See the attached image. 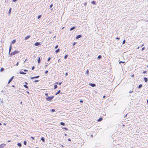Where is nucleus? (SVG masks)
<instances>
[{"instance_id":"obj_1","label":"nucleus","mask_w":148,"mask_h":148,"mask_svg":"<svg viewBox=\"0 0 148 148\" xmlns=\"http://www.w3.org/2000/svg\"><path fill=\"white\" fill-rule=\"evenodd\" d=\"M54 97V96L48 97L46 98V99L47 101H51L52 99Z\"/></svg>"},{"instance_id":"obj_2","label":"nucleus","mask_w":148,"mask_h":148,"mask_svg":"<svg viewBox=\"0 0 148 148\" xmlns=\"http://www.w3.org/2000/svg\"><path fill=\"white\" fill-rule=\"evenodd\" d=\"M19 51H15L13 52H12L10 53V55L12 56L18 53Z\"/></svg>"},{"instance_id":"obj_3","label":"nucleus","mask_w":148,"mask_h":148,"mask_svg":"<svg viewBox=\"0 0 148 148\" xmlns=\"http://www.w3.org/2000/svg\"><path fill=\"white\" fill-rule=\"evenodd\" d=\"M12 48V46H11V44L10 46V48H9V55H10V52L11 51Z\"/></svg>"},{"instance_id":"obj_4","label":"nucleus","mask_w":148,"mask_h":148,"mask_svg":"<svg viewBox=\"0 0 148 148\" xmlns=\"http://www.w3.org/2000/svg\"><path fill=\"white\" fill-rule=\"evenodd\" d=\"M89 84L90 86H91L92 87H95L96 86L95 84H92V83H90Z\"/></svg>"},{"instance_id":"obj_5","label":"nucleus","mask_w":148,"mask_h":148,"mask_svg":"<svg viewBox=\"0 0 148 148\" xmlns=\"http://www.w3.org/2000/svg\"><path fill=\"white\" fill-rule=\"evenodd\" d=\"M14 77V76H12V77L9 80L8 82V84H9L12 81V80L13 77Z\"/></svg>"},{"instance_id":"obj_6","label":"nucleus","mask_w":148,"mask_h":148,"mask_svg":"<svg viewBox=\"0 0 148 148\" xmlns=\"http://www.w3.org/2000/svg\"><path fill=\"white\" fill-rule=\"evenodd\" d=\"M39 77V76H37L35 77H30V79H33L37 78L38 77Z\"/></svg>"},{"instance_id":"obj_7","label":"nucleus","mask_w":148,"mask_h":148,"mask_svg":"<svg viewBox=\"0 0 148 148\" xmlns=\"http://www.w3.org/2000/svg\"><path fill=\"white\" fill-rule=\"evenodd\" d=\"M5 145L3 144H1L0 145V148H3Z\"/></svg>"},{"instance_id":"obj_8","label":"nucleus","mask_w":148,"mask_h":148,"mask_svg":"<svg viewBox=\"0 0 148 148\" xmlns=\"http://www.w3.org/2000/svg\"><path fill=\"white\" fill-rule=\"evenodd\" d=\"M81 37H82V35H78L76 37V39H77L79 38H80Z\"/></svg>"},{"instance_id":"obj_9","label":"nucleus","mask_w":148,"mask_h":148,"mask_svg":"<svg viewBox=\"0 0 148 148\" xmlns=\"http://www.w3.org/2000/svg\"><path fill=\"white\" fill-rule=\"evenodd\" d=\"M30 37V36L29 35H28L25 38V40H26L27 39H29Z\"/></svg>"},{"instance_id":"obj_10","label":"nucleus","mask_w":148,"mask_h":148,"mask_svg":"<svg viewBox=\"0 0 148 148\" xmlns=\"http://www.w3.org/2000/svg\"><path fill=\"white\" fill-rule=\"evenodd\" d=\"M144 79L145 82H147L148 81V79L147 78L145 77L144 78Z\"/></svg>"},{"instance_id":"obj_11","label":"nucleus","mask_w":148,"mask_h":148,"mask_svg":"<svg viewBox=\"0 0 148 148\" xmlns=\"http://www.w3.org/2000/svg\"><path fill=\"white\" fill-rule=\"evenodd\" d=\"M40 45V43L38 42H36L35 43V45L36 46H38Z\"/></svg>"},{"instance_id":"obj_12","label":"nucleus","mask_w":148,"mask_h":148,"mask_svg":"<svg viewBox=\"0 0 148 148\" xmlns=\"http://www.w3.org/2000/svg\"><path fill=\"white\" fill-rule=\"evenodd\" d=\"M103 119L102 118H100L99 119H98L97 121L98 122L101 121Z\"/></svg>"},{"instance_id":"obj_13","label":"nucleus","mask_w":148,"mask_h":148,"mask_svg":"<svg viewBox=\"0 0 148 148\" xmlns=\"http://www.w3.org/2000/svg\"><path fill=\"white\" fill-rule=\"evenodd\" d=\"M60 51V49H58L56 50V53H58V52H59Z\"/></svg>"},{"instance_id":"obj_14","label":"nucleus","mask_w":148,"mask_h":148,"mask_svg":"<svg viewBox=\"0 0 148 148\" xmlns=\"http://www.w3.org/2000/svg\"><path fill=\"white\" fill-rule=\"evenodd\" d=\"M20 73L21 74H24V75L25 74H26V73H24V72H23V71H21L20 72Z\"/></svg>"},{"instance_id":"obj_15","label":"nucleus","mask_w":148,"mask_h":148,"mask_svg":"<svg viewBox=\"0 0 148 148\" xmlns=\"http://www.w3.org/2000/svg\"><path fill=\"white\" fill-rule=\"evenodd\" d=\"M60 124L61 125H65V123L63 122H60Z\"/></svg>"},{"instance_id":"obj_16","label":"nucleus","mask_w":148,"mask_h":148,"mask_svg":"<svg viewBox=\"0 0 148 148\" xmlns=\"http://www.w3.org/2000/svg\"><path fill=\"white\" fill-rule=\"evenodd\" d=\"M75 28V27H72V28H71L70 29V31H72L73 30V29H74Z\"/></svg>"},{"instance_id":"obj_17","label":"nucleus","mask_w":148,"mask_h":148,"mask_svg":"<svg viewBox=\"0 0 148 148\" xmlns=\"http://www.w3.org/2000/svg\"><path fill=\"white\" fill-rule=\"evenodd\" d=\"M40 57H39L38 60V63H40Z\"/></svg>"},{"instance_id":"obj_18","label":"nucleus","mask_w":148,"mask_h":148,"mask_svg":"<svg viewBox=\"0 0 148 148\" xmlns=\"http://www.w3.org/2000/svg\"><path fill=\"white\" fill-rule=\"evenodd\" d=\"M41 140L43 141H45V138L44 137H41Z\"/></svg>"},{"instance_id":"obj_19","label":"nucleus","mask_w":148,"mask_h":148,"mask_svg":"<svg viewBox=\"0 0 148 148\" xmlns=\"http://www.w3.org/2000/svg\"><path fill=\"white\" fill-rule=\"evenodd\" d=\"M101 55H99L97 57V59H101Z\"/></svg>"},{"instance_id":"obj_20","label":"nucleus","mask_w":148,"mask_h":148,"mask_svg":"<svg viewBox=\"0 0 148 148\" xmlns=\"http://www.w3.org/2000/svg\"><path fill=\"white\" fill-rule=\"evenodd\" d=\"M11 10H12V8H10L9 10V12H8V14H10V13H11Z\"/></svg>"},{"instance_id":"obj_21","label":"nucleus","mask_w":148,"mask_h":148,"mask_svg":"<svg viewBox=\"0 0 148 148\" xmlns=\"http://www.w3.org/2000/svg\"><path fill=\"white\" fill-rule=\"evenodd\" d=\"M142 84H140V85H139V86H138V88H141V87H142Z\"/></svg>"},{"instance_id":"obj_22","label":"nucleus","mask_w":148,"mask_h":148,"mask_svg":"<svg viewBox=\"0 0 148 148\" xmlns=\"http://www.w3.org/2000/svg\"><path fill=\"white\" fill-rule=\"evenodd\" d=\"M17 145L19 147L21 146V144L20 143H18Z\"/></svg>"},{"instance_id":"obj_23","label":"nucleus","mask_w":148,"mask_h":148,"mask_svg":"<svg viewBox=\"0 0 148 148\" xmlns=\"http://www.w3.org/2000/svg\"><path fill=\"white\" fill-rule=\"evenodd\" d=\"M60 90H58L57 92L56 93V95H58V94H59V93H60Z\"/></svg>"},{"instance_id":"obj_24","label":"nucleus","mask_w":148,"mask_h":148,"mask_svg":"<svg viewBox=\"0 0 148 148\" xmlns=\"http://www.w3.org/2000/svg\"><path fill=\"white\" fill-rule=\"evenodd\" d=\"M91 3L95 5V1H92L91 2Z\"/></svg>"},{"instance_id":"obj_25","label":"nucleus","mask_w":148,"mask_h":148,"mask_svg":"<svg viewBox=\"0 0 148 148\" xmlns=\"http://www.w3.org/2000/svg\"><path fill=\"white\" fill-rule=\"evenodd\" d=\"M23 144L24 145H26L27 144V142L26 141H25L23 142Z\"/></svg>"},{"instance_id":"obj_26","label":"nucleus","mask_w":148,"mask_h":148,"mask_svg":"<svg viewBox=\"0 0 148 148\" xmlns=\"http://www.w3.org/2000/svg\"><path fill=\"white\" fill-rule=\"evenodd\" d=\"M16 42V40H13L12 41V44H13V43H14L15 42Z\"/></svg>"},{"instance_id":"obj_27","label":"nucleus","mask_w":148,"mask_h":148,"mask_svg":"<svg viewBox=\"0 0 148 148\" xmlns=\"http://www.w3.org/2000/svg\"><path fill=\"white\" fill-rule=\"evenodd\" d=\"M68 56V55H66L64 56V58L66 59L67 58V57Z\"/></svg>"},{"instance_id":"obj_28","label":"nucleus","mask_w":148,"mask_h":148,"mask_svg":"<svg viewBox=\"0 0 148 148\" xmlns=\"http://www.w3.org/2000/svg\"><path fill=\"white\" fill-rule=\"evenodd\" d=\"M41 17V15H39L38 16V19L40 18Z\"/></svg>"},{"instance_id":"obj_29","label":"nucleus","mask_w":148,"mask_h":148,"mask_svg":"<svg viewBox=\"0 0 148 148\" xmlns=\"http://www.w3.org/2000/svg\"><path fill=\"white\" fill-rule=\"evenodd\" d=\"M62 129H65V130H68V129L67 128H65V127H62Z\"/></svg>"},{"instance_id":"obj_30","label":"nucleus","mask_w":148,"mask_h":148,"mask_svg":"<svg viewBox=\"0 0 148 148\" xmlns=\"http://www.w3.org/2000/svg\"><path fill=\"white\" fill-rule=\"evenodd\" d=\"M125 63V62H122V61H120L119 62V64H121V63Z\"/></svg>"},{"instance_id":"obj_31","label":"nucleus","mask_w":148,"mask_h":148,"mask_svg":"<svg viewBox=\"0 0 148 148\" xmlns=\"http://www.w3.org/2000/svg\"><path fill=\"white\" fill-rule=\"evenodd\" d=\"M4 69L3 68H2L1 69L0 71H4Z\"/></svg>"},{"instance_id":"obj_32","label":"nucleus","mask_w":148,"mask_h":148,"mask_svg":"<svg viewBox=\"0 0 148 148\" xmlns=\"http://www.w3.org/2000/svg\"><path fill=\"white\" fill-rule=\"evenodd\" d=\"M54 88L56 89L57 88V85H55L54 86Z\"/></svg>"},{"instance_id":"obj_33","label":"nucleus","mask_w":148,"mask_h":148,"mask_svg":"<svg viewBox=\"0 0 148 148\" xmlns=\"http://www.w3.org/2000/svg\"><path fill=\"white\" fill-rule=\"evenodd\" d=\"M24 86L26 88H28V87L26 85H24Z\"/></svg>"},{"instance_id":"obj_34","label":"nucleus","mask_w":148,"mask_h":148,"mask_svg":"<svg viewBox=\"0 0 148 148\" xmlns=\"http://www.w3.org/2000/svg\"><path fill=\"white\" fill-rule=\"evenodd\" d=\"M125 40H124L123 42V44H124L125 43Z\"/></svg>"},{"instance_id":"obj_35","label":"nucleus","mask_w":148,"mask_h":148,"mask_svg":"<svg viewBox=\"0 0 148 148\" xmlns=\"http://www.w3.org/2000/svg\"><path fill=\"white\" fill-rule=\"evenodd\" d=\"M88 73H89V71L88 70H87L86 71V73L87 74H88Z\"/></svg>"},{"instance_id":"obj_36","label":"nucleus","mask_w":148,"mask_h":148,"mask_svg":"<svg viewBox=\"0 0 148 148\" xmlns=\"http://www.w3.org/2000/svg\"><path fill=\"white\" fill-rule=\"evenodd\" d=\"M45 95L47 97V96H48V93H45Z\"/></svg>"},{"instance_id":"obj_37","label":"nucleus","mask_w":148,"mask_h":148,"mask_svg":"<svg viewBox=\"0 0 148 148\" xmlns=\"http://www.w3.org/2000/svg\"><path fill=\"white\" fill-rule=\"evenodd\" d=\"M53 5V4H51L50 6V8H51L52 7Z\"/></svg>"},{"instance_id":"obj_38","label":"nucleus","mask_w":148,"mask_h":148,"mask_svg":"<svg viewBox=\"0 0 148 148\" xmlns=\"http://www.w3.org/2000/svg\"><path fill=\"white\" fill-rule=\"evenodd\" d=\"M76 43V42H74L73 45V46H74L75 45Z\"/></svg>"},{"instance_id":"obj_39","label":"nucleus","mask_w":148,"mask_h":148,"mask_svg":"<svg viewBox=\"0 0 148 148\" xmlns=\"http://www.w3.org/2000/svg\"><path fill=\"white\" fill-rule=\"evenodd\" d=\"M51 110L52 112H54L55 111V110L53 109H51Z\"/></svg>"},{"instance_id":"obj_40","label":"nucleus","mask_w":148,"mask_h":148,"mask_svg":"<svg viewBox=\"0 0 148 148\" xmlns=\"http://www.w3.org/2000/svg\"><path fill=\"white\" fill-rule=\"evenodd\" d=\"M34 68H35L34 66H32V70H33L34 69Z\"/></svg>"},{"instance_id":"obj_41","label":"nucleus","mask_w":148,"mask_h":148,"mask_svg":"<svg viewBox=\"0 0 148 148\" xmlns=\"http://www.w3.org/2000/svg\"><path fill=\"white\" fill-rule=\"evenodd\" d=\"M38 82V80H35L34 81V82Z\"/></svg>"},{"instance_id":"obj_42","label":"nucleus","mask_w":148,"mask_h":148,"mask_svg":"<svg viewBox=\"0 0 148 148\" xmlns=\"http://www.w3.org/2000/svg\"><path fill=\"white\" fill-rule=\"evenodd\" d=\"M58 47V45H56V46H55V49H57Z\"/></svg>"},{"instance_id":"obj_43","label":"nucleus","mask_w":148,"mask_h":148,"mask_svg":"<svg viewBox=\"0 0 148 148\" xmlns=\"http://www.w3.org/2000/svg\"><path fill=\"white\" fill-rule=\"evenodd\" d=\"M50 59H51L50 57H49V58H48V60H47L48 61H49L50 60Z\"/></svg>"},{"instance_id":"obj_44","label":"nucleus","mask_w":148,"mask_h":148,"mask_svg":"<svg viewBox=\"0 0 148 148\" xmlns=\"http://www.w3.org/2000/svg\"><path fill=\"white\" fill-rule=\"evenodd\" d=\"M145 49V47H143L142 48V51H143V50H144Z\"/></svg>"},{"instance_id":"obj_45","label":"nucleus","mask_w":148,"mask_h":148,"mask_svg":"<svg viewBox=\"0 0 148 148\" xmlns=\"http://www.w3.org/2000/svg\"><path fill=\"white\" fill-rule=\"evenodd\" d=\"M146 72H147V71H144L143 72V73H146Z\"/></svg>"},{"instance_id":"obj_46","label":"nucleus","mask_w":148,"mask_h":148,"mask_svg":"<svg viewBox=\"0 0 148 148\" xmlns=\"http://www.w3.org/2000/svg\"><path fill=\"white\" fill-rule=\"evenodd\" d=\"M84 5L86 6V5L87 3H84Z\"/></svg>"},{"instance_id":"obj_47","label":"nucleus","mask_w":148,"mask_h":148,"mask_svg":"<svg viewBox=\"0 0 148 148\" xmlns=\"http://www.w3.org/2000/svg\"><path fill=\"white\" fill-rule=\"evenodd\" d=\"M18 62L17 64H16V66H18Z\"/></svg>"},{"instance_id":"obj_48","label":"nucleus","mask_w":148,"mask_h":148,"mask_svg":"<svg viewBox=\"0 0 148 148\" xmlns=\"http://www.w3.org/2000/svg\"><path fill=\"white\" fill-rule=\"evenodd\" d=\"M61 61V60H60V59H59L58 61V62H59Z\"/></svg>"},{"instance_id":"obj_49","label":"nucleus","mask_w":148,"mask_h":148,"mask_svg":"<svg viewBox=\"0 0 148 148\" xmlns=\"http://www.w3.org/2000/svg\"><path fill=\"white\" fill-rule=\"evenodd\" d=\"M116 39L118 40H119L120 38H118V37H117L116 38Z\"/></svg>"},{"instance_id":"obj_50","label":"nucleus","mask_w":148,"mask_h":148,"mask_svg":"<svg viewBox=\"0 0 148 148\" xmlns=\"http://www.w3.org/2000/svg\"><path fill=\"white\" fill-rule=\"evenodd\" d=\"M24 71H25V72H27V70H26V69H25L24 70Z\"/></svg>"},{"instance_id":"obj_51","label":"nucleus","mask_w":148,"mask_h":148,"mask_svg":"<svg viewBox=\"0 0 148 148\" xmlns=\"http://www.w3.org/2000/svg\"><path fill=\"white\" fill-rule=\"evenodd\" d=\"M48 71H45V73H48Z\"/></svg>"},{"instance_id":"obj_52","label":"nucleus","mask_w":148,"mask_h":148,"mask_svg":"<svg viewBox=\"0 0 148 148\" xmlns=\"http://www.w3.org/2000/svg\"><path fill=\"white\" fill-rule=\"evenodd\" d=\"M133 92V91H131V90H130L129 92V93H131V92Z\"/></svg>"},{"instance_id":"obj_53","label":"nucleus","mask_w":148,"mask_h":148,"mask_svg":"<svg viewBox=\"0 0 148 148\" xmlns=\"http://www.w3.org/2000/svg\"><path fill=\"white\" fill-rule=\"evenodd\" d=\"M65 75L66 76H67L68 75V73L67 72H66L65 73Z\"/></svg>"},{"instance_id":"obj_54","label":"nucleus","mask_w":148,"mask_h":148,"mask_svg":"<svg viewBox=\"0 0 148 148\" xmlns=\"http://www.w3.org/2000/svg\"><path fill=\"white\" fill-rule=\"evenodd\" d=\"M17 0H13L12 1L13 2H15Z\"/></svg>"},{"instance_id":"obj_55","label":"nucleus","mask_w":148,"mask_h":148,"mask_svg":"<svg viewBox=\"0 0 148 148\" xmlns=\"http://www.w3.org/2000/svg\"><path fill=\"white\" fill-rule=\"evenodd\" d=\"M62 84V82H60L58 84L59 85H60L61 84Z\"/></svg>"},{"instance_id":"obj_56","label":"nucleus","mask_w":148,"mask_h":148,"mask_svg":"<svg viewBox=\"0 0 148 148\" xmlns=\"http://www.w3.org/2000/svg\"><path fill=\"white\" fill-rule=\"evenodd\" d=\"M31 138H32V139L33 140L34 139V138L33 137H31Z\"/></svg>"},{"instance_id":"obj_57","label":"nucleus","mask_w":148,"mask_h":148,"mask_svg":"<svg viewBox=\"0 0 148 148\" xmlns=\"http://www.w3.org/2000/svg\"><path fill=\"white\" fill-rule=\"evenodd\" d=\"M68 140L70 141H71V140L70 139H68Z\"/></svg>"},{"instance_id":"obj_58","label":"nucleus","mask_w":148,"mask_h":148,"mask_svg":"<svg viewBox=\"0 0 148 148\" xmlns=\"http://www.w3.org/2000/svg\"><path fill=\"white\" fill-rule=\"evenodd\" d=\"M80 102L82 103V102H83V101H82V100H80Z\"/></svg>"},{"instance_id":"obj_59","label":"nucleus","mask_w":148,"mask_h":148,"mask_svg":"<svg viewBox=\"0 0 148 148\" xmlns=\"http://www.w3.org/2000/svg\"><path fill=\"white\" fill-rule=\"evenodd\" d=\"M106 97V96L105 95L103 97V98H105Z\"/></svg>"},{"instance_id":"obj_60","label":"nucleus","mask_w":148,"mask_h":148,"mask_svg":"<svg viewBox=\"0 0 148 148\" xmlns=\"http://www.w3.org/2000/svg\"><path fill=\"white\" fill-rule=\"evenodd\" d=\"M139 47H138L137 48V49H139Z\"/></svg>"},{"instance_id":"obj_61","label":"nucleus","mask_w":148,"mask_h":148,"mask_svg":"<svg viewBox=\"0 0 148 148\" xmlns=\"http://www.w3.org/2000/svg\"><path fill=\"white\" fill-rule=\"evenodd\" d=\"M64 135L65 136H67V134H65Z\"/></svg>"},{"instance_id":"obj_62","label":"nucleus","mask_w":148,"mask_h":148,"mask_svg":"<svg viewBox=\"0 0 148 148\" xmlns=\"http://www.w3.org/2000/svg\"><path fill=\"white\" fill-rule=\"evenodd\" d=\"M25 83L26 84H27V83L26 82Z\"/></svg>"},{"instance_id":"obj_63","label":"nucleus","mask_w":148,"mask_h":148,"mask_svg":"<svg viewBox=\"0 0 148 148\" xmlns=\"http://www.w3.org/2000/svg\"><path fill=\"white\" fill-rule=\"evenodd\" d=\"M143 45H142L141 47H143Z\"/></svg>"},{"instance_id":"obj_64","label":"nucleus","mask_w":148,"mask_h":148,"mask_svg":"<svg viewBox=\"0 0 148 148\" xmlns=\"http://www.w3.org/2000/svg\"><path fill=\"white\" fill-rule=\"evenodd\" d=\"M147 102H148V99L147 100Z\"/></svg>"}]
</instances>
